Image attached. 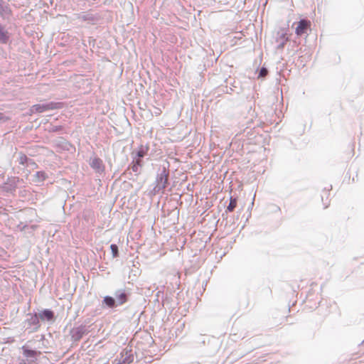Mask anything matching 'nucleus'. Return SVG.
Instances as JSON below:
<instances>
[{
    "mask_svg": "<svg viewBox=\"0 0 364 364\" xmlns=\"http://www.w3.org/2000/svg\"><path fill=\"white\" fill-rule=\"evenodd\" d=\"M145 155V153L143 150L139 151L137 153V156L139 157H143Z\"/></svg>",
    "mask_w": 364,
    "mask_h": 364,
    "instance_id": "obj_13",
    "label": "nucleus"
},
{
    "mask_svg": "<svg viewBox=\"0 0 364 364\" xmlns=\"http://www.w3.org/2000/svg\"><path fill=\"white\" fill-rule=\"evenodd\" d=\"M90 166L97 171H102L104 165L102 161L99 158H94L90 162Z\"/></svg>",
    "mask_w": 364,
    "mask_h": 364,
    "instance_id": "obj_2",
    "label": "nucleus"
},
{
    "mask_svg": "<svg viewBox=\"0 0 364 364\" xmlns=\"http://www.w3.org/2000/svg\"><path fill=\"white\" fill-rule=\"evenodd\" d=\"M158 183H161V188H165L168 183V174L163 173L161 174L160 177L158 179Z\"/></svg>",
    "mask_w": 364,
    "mask_h": 364,
    "instance_id": "obj_6",
    "label": "nucleus"
},
{
    "mask_svg": "<svg viewBox=\"0 0 364 364\" xmlns=\"http://www.w3.org/2000/svg\"><path fill=\"white\" fill-rule=\"evenodd\" d=\"M156 113H158L159 114H161V111L160 110H159V112L156 111Z\"/></svg>",
    "mask_w": 364,
    "mask_h": 364,
    "instance_id": "obj_17",
    "label": "nucleus"
},
{
    "mask_svg": "<svg viewBox=\"0 0 364 364\" xmlns=\"http://www.w3.org/2000/svg\"><path fill=\"white\" fill-rule=\"evenodd\" d=\"M110 249L112 253V256L114 257H117L118 256V247L115 244H112L110 246Z\"/></svg>",
    "mask_w": 364,
    "mask_h": 364,
    "instance_id": "obj_10",
    "label": "nucleus"
},
{
    "mask_svg": "<svg viewBox=\"0 0 364 364\" xmlns=\"http://www.w3.org/2000/svg\"><path fill=\"white\" fill-rule=\"evenodd\" d=\"M36 176L41 181H44L47 178L46 173L43 171H38L36 173Z\"/></svg>",
    "mask_w": 364,
    "mask_h": 364,
    "instance_id": "obj_11",
    "label": "nucleus"
},
{
    "mask_svg": "<svg viewBox=\"0 0 364 364\" xmlns=\"http://www.w3.org/2000/svg\"><path fill=\"white\" fill-rule=\"evenodd\" d=\"M136 164L138 165V166H141V160L140 159H137L136 161Z\"/></svg>",
    "mask_w": 364,
    "mask_h": 364,
    "instance_id": "obj_14",
    "label": "nucleus"
},
{
    "mask_svg": "<svg viewBox=\"0 0 364 364\" xmlns=\"http://www.w3.org/2000/svg\"><path fill=\"white\" fill-rule=\"evenodd\" d=\"M103 303L109 308L115 306V300L112 296H105L103 299Z\"/></svg>",
    "mask_w": 364,
    "mask_h": 364,
    "instance_id": "obj_7",
    "label": "nucleus"
},
{
    "mask_svg": "<svg viewBox=\"0 0 364 364\" xmlns=\"http://www.w3.org/2000/svg\"><path fill=\"white\" fill-rule=\"evenodd\" d=\"M40 317L41 319L46 318L47 320L50 321L53 318L54 314L52 311L46 309L41 314Z\"/></svg>",
    "mask_w": 364,
    "mask_h": 364,
    "instance_id": "obj_5",
    "label": "nucleus"
},
{
    "mask_svg": "<svg viewBox=\"0 0 364 364\" xmlns=\"http://www.w3.org/2000/svg\"><path fill=\"white\" fill-rule=\"evenodd\" d=\"M296 24L295 33L297 36H301L306 33L307 31L311 29V21L307 19H301Z\"/></svg>",
    "mask_w": 364,
    "mask_h": 364,
    "instance_id": "obj_1",
    "label": "nucleus"
},
{
    "mask_svg": "<svg viewBox=\"0 0 364 364\" xmlns=\"http://www.w3.org/2000/svg\"><path fill=\"white\" fill-rule=\"evenodd\" d=\"M10 38L9 33L0 24V43L6 44Z\"/></svg>",
    "mask_w": 364,
    "mask_h": 364,
    "instance_id": "obj_3",
    "label": "nucleus"
},
{
    "mask_svg": "<svg viewBox=\"0 0 364 364\" xmlns=\"http://www.w3.org/2000/svg\"><path fill=\"white\" fill-rule=\"evenodd\" d=\"M237 204V198L231 197L230 200V203H229L228 206L227 207V211L232 212L235 210V208H236Z\"/></svg>",
    "mask_w": 364,
    "mask_h": 364,
    "instance_id": "obj_8",
    "label": "nucleus"
},
{
    "mask_svg": "<svg viewBox=\"0 0 364 364\" xmlns=\"http://www.w3.org/2000/svg\"><path fill=\"white\" fill-rule=\"evenodd\" d=\"M51 109H53L52 105H35L32 107L31 111L41 113Z\"/></svg>",
    "mask_w": 364,
    "mask_h": 364,
    "instance_id": "obj_4",
    "label": "nucleus"
},
{
    "mask_svg": "<svg viewBox=\"0 0 364 364\" xmlns=\"http://www.w3.org/2000/svg\"><path fill=\"white\" fill-rule=\"evenodd\" d=\"M156 113H158L159 114H161V111L160 110H159V112L156 111Z\"/></svg>",
    "mask_w": 364,
    "mask_h": 364,
    "instance_id": "obj_16",
    "label": "nucleus"
},
{
    "mask_svg": "<svg viewBox=\"0 0 364 364\" xmlns=\"http://www.w3.org/2000/svg\"><path fill=\"white\" fill-rule=\"evenodd\" d=\"M117 299L118 304L119 305H122V304H124L125 302H127V294L124 292L122 291L117 295Z\"/></svg>",
    "mask_w": 364,
    "mask_h": 364,
    "instance_id": "obj_9",
    "label": "nucleus"
},
{
    "mask_svg": "<svg viewBox=\"0 0 364 364\" xmlns=\"http://www.w3.org/2000/svg\"><path fill=\"white\" fill-rule=\"evenodd\" d=\"M363 343H364V340H363Z\"/></svg>",
    "mask_w": 364,
    "mask_h": 364,
    "instance_id": "obj_18",
    "label": "nucleus"
},
{
    "mask_svg": "<svg viewBox=\"0 0 364 364\" xmlns=\"http://www.w3.org/2000/svg\"><path fill=\"white\" fill-rule=\"evenodd\" d=\"M133 171H136V165H134V166H133Z\"/></svg>",
    "mask_w": 364,
    "mask_h": 364,
    "instance_id": "obj_15",
    "label": "nucleus"
},
{
    "mask_svg": "<svg viewBox=\"0 0 364 364\" xmlns=\"http://www.w3.org/2000/svg\"><path fill=\"white\" fill-rule=\"evenodd\" d=\"M267 73H268L267 70L264 68H262L259 71V77H265L267 75Z\"/></svg>",
    "mask_w": 364,
    "mask_h": 364,
    "instance_id": "obj_12",
    "label": "nucleus"
}]
</instances>
